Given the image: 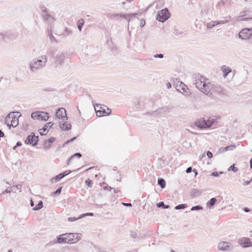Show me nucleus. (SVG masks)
I'll use <instances>...</instances> for the list:
<instances>
[{"instance_id":"1","label":"nucleus","mask_w":252,"mask_h":252,"mask_svg":"<svg viewBox=\"0 0 252 252\" xmlns=\"http://www.w3.org/2000/svg\"><path fill=\"white\" fill-rule=\"evenodd\" d=\"M195 87L205 94L209 95L211 94V90L213 84L210 82H206V78L200 74L197 75L194 81Z\"/></svg>"},{"instance_id":"2","label":"nucleus","mask_w":252,"mask_h":252,"mask_svg":"<svg viewBox=\"0 0 252 252\" xmlns=\"http://www.w3.org/2000/svg\"><path fill=\"white\" fill-rule=\"evenodd\" d=\"M46 55H43L33 59L29 63V68L32 72H36L43 68L47 63Z\"/></svg>"},{"instance_id":"3","label":"nucleus","mask_w":252,"mask_h":252,"mask_svg":"<svg viewBox=\"0 0 252 252\" xmlns=\"http://www.w3.org/2000/svg\"><path fill=\"white\" fill-rule=\"evenodd\" d=\"M50 55L53 58L56 67L61 66L64 63L65 59L64 54L61 51H52Z\"/></svg>"},{"instance_id":"4","label":"nucleus","mask_w":252,"mask_h":252,"mask_svg":"<svg viewBox=\"0 0 252 252\" xmlns=\"http://www.w3.org/2000/svg\"><path fill=\"white\" fill-rule=\"evenodd\" d=\"M170 17V13L166 8L158 11L157 15V20L163 23Z\"/></svg>"},{"instance_id":"5","label":"nucleus","mask_w":252,"mask_h":252,"mask_svg":"<svg viewBox=\"0 0 252 252\" xmlns=\"http://www.w3.org/2000/svg\"><path fill=\"white\" fill-rule=\"evenodd\" d=\"M218 248L221 251L229 252L234 249V246L229 242L220 241L218 245Z\"/></svg>"},{"instance_id":"6","label":"nucleus","mask_w":252,"mask_h":252,"mask_svg":"<svg viewBox=\"0 0 252 252\" xmlns=\"http://www.w3.org/2000/svg\"><path fill=\"white\" fill-rule=\"evenodd\" d=\"M49 114L45 112H33L31 117L34 120L46 121L49 119Z\"/></svg>"},{"instance_id":"7","label":"nucleus","mask_w":252,"mask_h":252,"mask_svg":"<svg viewBox=\"0 0 252 252\" xmlns=\"http://www.w3.org/2000/svg\"><path fill=\"white\" fill-rule=\"evenodd\" d=\"M237 243L243 248L252 247V241L248 237H243L239 238L238 239Z\"/></svg>"},{"instance_id":"8","label":"nucleus","mask_w":252,"mask_h":252,"mask_svg":"<svg viewBox=\"0 0 252 252\" xmlns=\"http://www.w3.org/2000/svg\"><path fill=\"white\" fill-rule=\"evenodd\" d=\"M67 237L69 239V244H74L80 240L82 234L80 233H67Z\"/></svg>"},{"instance_id":"9","label":"nucleus","mask_w":252,"mask_h":252,"mask_svg":"<svg viewBox=\"0 0 252 252\" xmlns=\"http://www.w3.org/2000/svg\"><path fill=\"white\" fill-rule=\"evenodd\" d=\"M194 125L200 128H209L211 126V124L210 122H207V120L205 119H200L194 123Z\"/></svg>"},{"instance_id":"10","label":"nucleus","mask_w":252,"mask_h":252,"mask_svg":"<svg viewBox=\"0 0 252 252\" xmlns=\"http://www.w3.org/2000/svg\"><path fill=\"white\" fill-rule=\"evenodd\" d=\"M56 118L58 119H62L63 121H66L68 119L66 114L65 109L63 108H60L58 109L56 113Z\"/></svg>"},{"instance_id":"11","label":"nucleus","mask_w":252,"mask_h":252,"mask_svg":"<svg viewBox=\"0 0 252 252\" xmlns=\"http://www.w3.org/2000/svg\"><path fill=\"white\" fill-rule=\"evenodd\" d=\"M69 239L67 237V233L62 234L58 236L54 243L57 244H69Z\"/></svg>"},{"instance_id":"12","label":"nucleus","mask_w":252,"mask_h":252,"mask_svg":"<svg viewBox=\"0 0 252 252\" xmlns=\"http://www.w3.org/2000/svg\"><path fill=\"white\" fill-rule=\"evenodd\" d=\"M38 141V136H35L34 134L32 133L29 135L25 141V143L32 144L33 146L36 145Z\"/></svg>"},{"instance_id":"13","label":"nucleus","mask_w":252,"mask_h":252,"mask_svg":"<svg viewBox=\"0 0 252 252\" xmlns=\"http://www.w3.org/2000/svg\"><path fill=\"white\" fill-rule=\"evenodd\" d=\"M71 172V171L70 170H67L63 172V173H61L58 174V175L56 176L55 177L51 178L50 179V182H51V183L57 182L59 181L61 179L64 177L65 176L70 174Z\"/></svg>"},{"instance_id":"14","label":"nucleus","mask_w":252,"mask_h":252,"mask_svg":"<svg viewBox=\"0 0 252 252\" xmlns=\"http://www.w3.org/2000/svg\"><path fill=\"white\" fill-rule=\"evenodd\" d=\"M177 90L186 96H189L190 94V93L189 91L188 88L182 82L180 83L179 89Z\"/></svg>"},{"instance_id":"15","label":"nucleus","mask_w":252,"mask_h":252,"mask_svg":"<svg viewBox=\"0 0 252 252\" xmlns=\"http://www.w3.org/2000/svg\"><path fill=\"white\" fill-rule=\"evenodd\" d=\"M239 38L242 39H246L248 38L251 35L250 33V30L245 29L241 31L238 34Z\"/></svg>"},{"instance_id":"16","label":"nucleus","mask_w":252,"mask_h":252,"mask_svg":"<svg viewBox=\"0 0 252 252\" xmlns=\"http://www.w3.org/2000/svg\"><path fill=\"white\" fill-rule=\"evenodd\" d=\"M59 126L62 130H68L71 129V126L70 124H68L66 121H61L59 122Z\"/></svg>"},{"instance_id":"17","label":"nucleus","mask_w":252,"mask_h":252,"mask_svg":"<svg viewBox=\"0 0 252 252\" xmlns=\"http://www.w3.org/2000/svg\"><path fill=\"white\" fill-rule=\"evenodd\" d=\"M96 107L97 108L100 109L102 110V112L103 113H104V115H106V116L109 115L111 113V109H110L109 108L107 107L106 106H104V108H103L101 106L100 104H97L96 105Z\"/></svg>"},{"instance_id":"18","label":"nucleus","mask_w":252,"mask_h":252,"mask_svg":"<svg viewBox=\"0 0 252 252\" xmlns=\"http://www.w3.org/2000/svg\"><path fill=\"white\" fill-rule=\"evenodd\" d=\"M15 112H10L5 118V124L11 123V120L13 119L14 118V114ZM16 113H18V112H16Z\"/></svg>"},{"instance_id":"19","label":"nucleus","mask_w":252,"mask_h":252,"mask_svg":"<svg viewBox=\"0 0 252 252\" xmlns=\"http://www.w3.org/2000/svg\"><path fill=\"white\" fill-rule=\"evenodd\" d=\"M221 70L223 72V76L225 78L228 74L231 71V69L228 66L222 65L221 67Z\"/></svg>"},{"instance_id":"20","label":"nucleus","mask_w":252,"mask_h":252,"mask_svg":"<svg viewBox=\"0 0 252 252\" xmlns=\"http://www.w3.org/2000/svg\"><path fill=\"white\" fill-rule=\"evenodd\" d=\"M55 140V138L51 137L49 138L48 140L45 141L44 143V148L46 149H48L50 148L51 144Z\"/></svg>"},{"instance_id":"21","label":"nucleus","mask_w":252,"mask_h":252,"mask_svg":"<svg viewBox=\"0 0 252 252\" xmlns=\"http://www.w3.org/2000/svg\"><path fill=\"white\" fill-rule=\"evenodd\" d=\"M202 194V191L197 189H192L190 191V195L192 197L199 196Z\"/></svg>"},{"instance_id":"22","label":"nucleus","mask_w":252,"mask_h":252,"mask_svg":"<svg viewBox=\"0 0 252 252\" xmlns=\"http://www.w3.org/2000/svg\"><path fill=\"white\" fill-rule=\"evenodd\" d=\"M214 90L215 92H216L218 94H225L224 91L223 90L222 87L221 86H220V85H216V86H214Z\"/></svg>"},{"instance_id":"23","label":"nucleus","mask_w":252,"mask_h":252,"mask_svg":"<svg viewBox=\"0 0 252 252\" xmlns=\"http://www.w3.org/2000/svg\"><path fill=\"white\" fill-rule=\"evenodd\" d=\"M235 146L234 145H230L228 146H226L225 147H221L220 149L219 152L221 153H224L227 150H232L234 149Z\"/></svg>"},{"instance_id":"24","label":"nucleus","mask_w":252,"mask_h":252,"mask_svg":"<svg viewBox=\"0 0 252 252\" xmlns=\"http://www.w3.org/2000/svg\"><path fill=\"white\" fill-rule=\"evenodd\" d=\"M217 202V199L215 197L211 198L207 203V207L211 209Z\"/></svg>"},{"instance_id":"25","label":"nucleus","mask_w":252,"mask_h":252,"mask_svg":"<svg viewBox=\"0 0 252 252\" xmlns=\"http://www.w3.org/2000/svg\"><path fill=\"white\" fill-rule=\"evenodd\" d=\"M44 20L48 21L49 23H52L54 21L53 18L48 14L45 13L43 15Z\"/></svg>"},{"instance_id":"26","label":"nucleus","mask_w":252,"mask_h":252,"mask_svg":"<svg viewBox=\"0 0 252 252\" xmlns=\"http://www.w3.org/2000/svg\"><path fill=\"white\" fill-rule=\"evenodd\" d=\"M82 156V155L79 153H77L71 156L67 160V164L68 165L69 164V162H70L71 160L74 158H79Z\"/></svg>"},{"instance_id":"27","label":"nucleus","mask_w":252,"mask_h":252,"mask_svg":"<svg viewBox=\"0 0 252 252\" xmlns=\"http://www.w3.org/2000/svg\"><path fill=\"white\" fill-rule=\"evenodd\" d=\"M19 124V120L18 118H16V116L14 115V118L11 120V125L12 127H15L17 126Z\"/></svg>"},{"instance_id":"28","label":"nucleus","mask_w":252,"mask_h":252,"mask_svg":"<svg viewBox=\"0 0 252 252\" xmlns=\"http://www.w3.org/2000/svg\"><path fill=\"white\" fill-rule=\"evenodd\" d=\"M158 184L162 189H164L165 187V181L163 179H158Z\"/></svg>"},{"instance_id":"29","label":"nucleus","mask_w":252,"mask_h":252,"mask_svg":"<svg viewBox=\"0 0 252 252\" xmlns=\"http://www.w3.org/2000/svg\"><path fill=\"white\" fill-rule=\"evenodd\" d=\"M51 29H52V27H51ZM48 32L49 37L50 40L51 41V42H53V41L57 42V41L56 39L55 38V37L52 34V29H50V31H49L48 30Z\"/></svg>"},{"instance_id":"30","label":"nucleus","mask_w":252,"mask_h":252,"mask_svg":"<svg viewBox=\"0 0 252 252\" xmlns=\"http://www.w3.org/2000/svg\"><path fill=\"white\" fill-rule=\"evenodd\" d=\"M83 25H84L83 19H81L79 20L77 22V27L80 32L81 31L82 28L83 26Z\"/></svg>"},{"instance_id":"31","label":"nucleus","mask_w":252,"mask_h":252,"mask_svg":"<svg viewBox=\"0 0 252 252\" xmlns=\"http://www.w3.org/2000/svg\"><path fill=\"white\" fill-rule=\"evenodd\" d=\"M216 25H217V24L216 23V21H213L210 23H207V28L208 29H211Z\"/></svg>"},{"instance_id":"32","label":"nucleus","mask_w":252,"mask_h":252,"mask_svg":"<svg viewBox=\"0 0 252 252\" xmlns=\"http://www.w3.org/2000/svg\"><path fill=\"white\" fill-rule=\"evenodd\" d=\"M43 207V202L41 200H40L36 206L33 209L34 210H38Z\"/></svg>"},{"instance_id":"33","label":"nucleus","mask_w":252,"mask_h":252,"mask_svg":"<svg viewBox=\"0 0 252 252\" xmlns=\"http://www.w3.org/2000/svg\"><path fill=\"white\" fill-rule=\"evenodd\" d=\"M158 207H162L163 209H168L169 208V206L164 204V202L161 201L159 202L157 204Z\"/></svg>"},{"instance_id":"34","label":"nucleus","mask_w":252,"mask_h":252,"mask_svg":"<svg viewBox=\"0 0 252 252\" xmlns=\"http://www.w3.org/2000/svg\"><path fill=\"white\" fill-rule=\"evenodd\" d=\"M188 207L187 204H182L175 206V209L176 210L184 209Z\"/></svg>"},{"instance_id":"35","label":"nucleus","mask_w":252,"mask_h":252,"mask_svg":"<svg viewBox=\"0 0 252 252\" xmlns=\"http://www.w3.org/2000/svg\"><path fill=\"white\" fill-rule=\"evenodd\" d=\"M95 110L97 116H98V117H102V116H105L104 115V113H103L102 112V110L98 108V109L97 110L96 109V108H95Z\"/></svg>"},{"instance_id":"36","label":"nucleus","mask_w":252,"mask_h":252,"mask_svg":"<svg viewBox=\"0 0 252 252\" xmlns=\"http://www.w3.org/2000/svg\"><path fill=\"white\" fill-rule=\"evenodd\" d=\"M202 209L203 208H202V206H201L200 205H197V206L192 207L190 210H191V211H199V210H202Z\"/></svg>"},{"instance_id":"37","label":"nucleus","mask_w":252,"mask_h":252,"mask_svg":"<svg viewBox=\"0 0 252 252\" xmlns=\"http://www.w3.org/2000/svg\"><path fill=\"white\" fill-rule=\"evenodd\" d=\"M71 33V31L69 30V29L66 28V29H65L63 33L61 34V35L65 36H67V35L70 34Z\"/></svg>"},{"instance_id":"38","label":"nucleus","mask_w":252,"mask_h":252,"mask_svg":"<svg viewBox=\"0 0 252 252\" xmlns=\"http://www.w3.org/2000/svg\"><path fill=\"white\" fill-rule=\"evenodd\" d=\"M53 125V124L52 122L46 123L43 128L46 130L48 128H51Z\"/></svg>"},{"instance_id":"39","label":"nucleus","mask_w":252,"mask_h":252,"mask_svg":"<svg viewBox=\"0 0 252 252\" xmlns=\"http://www.w3.org/2000/svg\"><path fill=\"white\" fill-rule=\"evenodd\" d=\"M62 187L59 188L55 191L52 193V194L54 195H59L62 191Z\"/></svg>"},{"instance_id":"40","label":"nucleus","mask_w":252,"mask_h":252,"mask_svg":"<svg viewBox=\"0 0 252 252\" xmlns=\"http://www.w3.org/2000/svg\"><path fill=\"white\" fill-rule=\"evenodd\" d=\"M120 17L123 18L126 20H127L128 22H129V15L126 14H122L120 15Z\"/></svg>"},{"instance_id":"41","label":"nucleus","mask_w":252,"mask_h":252,"mask_svg":"<svg viewBox=\"0 0 252 252\" xmlns=\"http://www.w3.org/2000/svg\"><path fill=\"white\" fill-rule=\"evenodd\" d=\"M94 214L93 213H85V214H82V215H80L79 216V218H82L85 216H93Z\"/></svg>"},{"instance_id":"42","label":"nucleus","mask_w":252,"mask_h":252,"mask_svg":"<svg viewBox=\"0 0 252 252\" xmlns=\"http://www.w3.org/2000/svg\"><path fill=\"white\" fill-rule=\"evenodd\" d=\"M229 171L232 170L233 172H236L238 171V169L237 167H234V165H231L228 169Z\"/></svg>"},{"instance_id":"43","label":"nucleus","mask_w":252,"mask_h":252,"mask_svg":"<svg viewBox=\"0 0 252 252\" xmlns=\"http://www.w3.org/2000/svg\"><path fill=\"white\" fill-rule=\"evenodd\" d=\"M228 20H221V21H216V23L217 25L219 24H223L228 23Z\"/></svg>"},{"instance_id":"44","label":"nucleus","mask_w":252,"mask_h":252,"mask_svg":"<svg viewBox=\"0 0 252 252\" xmlns=\"http://www.w3.org/2000/svg\"><path fill=\"white\" fill-rule=\"evenodd\" d=\"M85 184L89 187H92V181L90 179H87V180H86Z\"/></svg>"},{"instance_id":"45","label":"nucleus","mask_w":252,"mask_h":252,"mask_svg":"<svg viewBox=\"0 0 252 252\" xmlns=\"http://www.w3.org/2000/svg\"><path fill=\"white\" fill-rule=\"evenodd\" d=\"M223 173V172H213L211 175V176H215V177H218L219 176L220 174H221Z\"/></svg>"},{"instance_id":"46","label":"nucleus","mask_w":252,"mask_h":252,"mask_svg":"<svg viewBox=\"0 0 252 252\" xmlns=\"http://www.w3.org/2000/svg\"><path fill=\"white\" fill-rule=\"evenodd\" d=\"M80 218H79V217L78 218H75V217H69L68 218V220L69 221H74L75 220H78V219H80Z\"/></svg>"},{"instance_id":"47","label":"nucleus","mask_w":252,"mask_h":252,"mask_svg":"<svg viewBox=\"0 0 252 252\" xmlns=\"http://www.w3.org/2000/svg\"><path fill=\"white\" fill-rule=\"evenodd\" d=\"M46 131V130H45L44 129H43V128H41V129H40L39 130V133H40V134L41 135H45V132Z\"/></svg>"},{"instance_id":"48","label":"nucleus","mask_w":252,"mask_h":252,"mask_svg":"<svg viewBox=\"0 0 252 252\" xmlns=\"http://www.w3.org/2000/svg\"><path fill=\"white\" fill-rule=\"evenodd\" d=\"M145 25V21L144 19H141L140 21V26L143 27Z\"/></svg>"},{"instance_id":"49","label":"nucleus","mask_w":252,"mask_h":252,"mask_svg":"<svg viewBox=\"0 0 252 252\" xmlns=\"http://www.w3.org/2000/svg\"><path fill=\"white\" fill-rule=\"evenodd\" d=\"M215 121L216 120L214 119L207 120V122H210V123L211 124V126L213 125V124L214 123Z\"/></svg>"},{"instance_id":"50","label":"nucleus","mask_w":252,"mask_h":252,"mask_svg":"<svg viewBox=\"0 0 252 252\" xmlns=\"http://www.w3.org/2000/svg\"><path fill=\"white\" fill-rule=\"evenodd\" d=\"M206 155L207 156V157L209 158H212L213 157V154L212 153L210 152V151H208L206 153Z\"/></svg>"},{"instance_id":"51","label":"nucleus","mask_w":252,"mask_h":252,"mask_svg":"<svg viewBox=\"0 0 252 252\" xmlns=\"http://www.w3.org/2000/svg\"><path fill=\"white\" fill-rule=\"evenodd\" d=\"M154 57L155 58H163V55L162 54H156V55H154Z\"/></svg>"},{"instance_id":"52","label":"nucleus","mask_w":252,"mask_h":252,"mask_svg":"<svg viewBox=\"0 0 252 252\" xmlns=\"http://www.w3.org/2000/svg\"><path fill=\"white\" fill-rule=\"evenodd\" d=\"M191 171H192L191 167H189L187 168L186 171L187 173H190L191 172Z\"/></svg>"},{"instance_id":"53","label":"nucleus","mask_w":252,"mask_h":252,"mask_svg":"<svg viewBox=\"0 0 252 252\" xmlns=\"http://www.w3.org/2000/svg\"><path fill=\"white\" fill-rule=\"evenodd\" d=\"M123 205L125 206H128V207H131L132 206V204L130 203H122Z\"/></svg>"},{"instance_id":"54","label":"nucleus","mask_w":252,"mask_h":252,"mask_svg":"<svg viewBox=\"0 0 252 252\" xmlns=\"http://www.w3.org/2000/svg\"><path fill=\"white\" fill-rule=\"evenodd\" d=\"M123 14H119V13H114L112 15V16L113 17H120V15H122Z\"/></svg>"},{"instance_id":"55","label":"nucleus","mask_w":252,"mask_h":252,"mask_svg":"<svg viewBox=\"0 0 252 252\" xmlns=\"http://www.w3.org/2000/svg\"><path fill=\"white\" fill-rule=\"evenodd\" d=\"M252 181V179L250 181H248L243 183V186H247L248 185L250 182Z\"/></svg>"},{"instance_id":"56","label":"nucleus","mask_w":252,"mask_h":252,"mask_svg":"<svg viewBox=\"0 0 252 252\" xmlns=\"http://www.w3.org/2000/svg\"><path fill=\"white\" fill-rule=\"evenodd\" d=\"M166 86L167 88L170 89L171 88V84L170 82H168L166 83Z\"/></svg>"},{"instance_id":"57","label":"nucleus","mask_w":252,"mask_h":252,"mask_svg":"<svg viewBox=\"0 0 252 252\" xmlns=\"http://www.w3.org/2000/svg\"><path fill=\"white\" fill-rule=\"evenodd\" d=\"M11 192V191L8 190L7 189L5 190L4 191V193H10Z\"/></svg>"},{"instance_id":"58","label":"nucleus","mask_w":252,"mask_h":252,"mask_svg":"<svg viewBox=\"0 0 252 252\" xmlns=\"http://www.w3.org/2000/svg\"><path fill=\"white\" fill-rule=\"evenodd\" d=\"M8 127L9 129H10L11 126H12L11 125V123H7V124H5Z\"/></svg>"},{"instance_id":"59","label":"nucleus","mask_w":252,"mask_h":252,"mask_svg":"<svg viewBox=\"0 0 252 252\" xmlns=\"http://www.w3.org/2000/svg\"><path fill=\"white\" fill-rule=\"evenodd\" d=\"M22 145V143L20 141H18L16 143V146H21Z\"/></svg>"},{"instance_id":"60","label":"nucleus","mask_w":252,"mask_h":252,"mask_svg":"<svg viewBox=\"0 0 252 252\" xmlns=\"http://www.w3.org/2000/svg\"><path fill=\"white\" fill-rule=\"evenodd\" d=\"M192 171H193V172L194 173V174H195V176L196 177V175H197V173H198L197 171L195 169H193V170H192Z\"/></svg>"},{"instance_id":"61","label":"nucleus","mask_w":252,"mask_h":252,"mask_svg":"<svg viewBox=\"0 0 252 252\" xmlns=\"http://www.w3.org/2000/svg\"><path fill=\"white\" fill-rule=\"evenodd\" d=\"M244 210L246 212H249L250 211V209L247 207H245Z\"/></svg>"},{"instance_id":"62","label":"nucleus","mask_w":252,"mask_h":252,"mask_svg":"<svg viewBox=\"0 0 252 252\" xmlns=\"http://www.w3.org/2000/svg\"><path fill=\"white\" fill-rule=\"evenodd\" d=\"M128 14V15H129V18H130V17H131V16H132V17H134V16H135L136 15V13H131V14Z\"/></svg>"},{"instance_id":"63","label":"nucleus","mask_w":252,"mask_h":252,"mask_svg":"<svg viewBox=\"0 0 252 252\" xmlns=\"http://www.w3.org/2000/svg\"><path fill=\"white\" fill-rule=\"evenodd\" d=\"M14 187H15L17 189H19L21 187V185H17L14 186Z\"/></svg>"},{"instance_id":"64","label":"nucleus","mask_w":252,"mask_h":252,"mask_svg":"<svg viewBox=\"0 0 252 252\" xmlns=\"http://www.w3.org/2000/svg\"><path fill=\"white\" fill-rule=\"evenodd\" d=\"M30 205L31 206H34V203L33 202V201L31 199L30 200Z\"/></svg>"}]
</instances>
